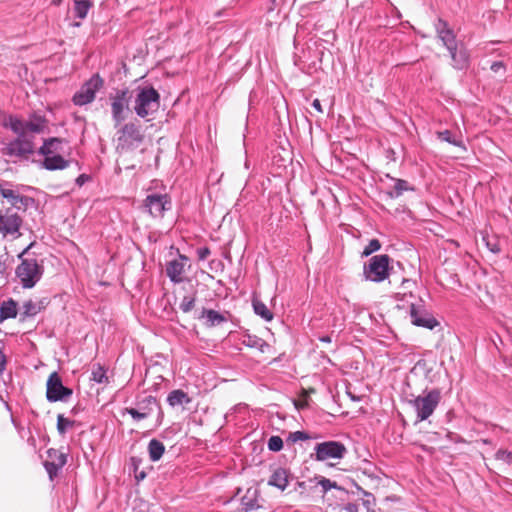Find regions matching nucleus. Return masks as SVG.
I'll return each mask as SVG.
<instances>
[{"label":"nucleus","instance_id":"nucleus-1","mask_svg":"<svg viewBox=\"0 0 512 512\" xmlns=\"http://www.w3.org/2000/svg\"><path fill=\"white\" fill-rule=\"evenodd\" d=\"M47 123L45 116L38 113L31 114L28 120L9 116L3 125L17 137L6 145L5 154L11 157H26L33 154L35 151L34 134L43 133Z\"/></svg>","mask_w":512,"mask_h":512},{"label":"nucleus","instance_id":"nucleus-2","mask_svg":"<svg viewBox=\"0 0 512 512\" xmlns=\"http://www.w3.org/2000/svg\"><path fill=\"white\" fill-rule=\"evenodd\" d=\"M32 243L27 246L19 255L20 264L15 269V274L22 288L31 289L41 280L44 267L36 258L24 257L32 247Z\"/></svg>","mask_w":512,"mask_h":512},{"label":"nucleus","instance_id":"nucleus-3","mask_svg":"<svg viewBox=\"0 0 512 512\" xmlns=\"http://www.w3.org/2000/svg\"><path fill=\"white\" fill-rule=\"evenodd\" d=\"M133 110L140 118H147L158 112L160 108L161 96L152 86H139L135 90Z\"/></svg>","mask_w":512,"mask_h":512},{"label":"nucleus","instance_id":"nucleus-4","mask_svg":"<svg viewBox=\"0 0 512 512\" xmlns=\"http://www.w3.org/2000/svg\"><path fill=\"white\" fill-rule=\"evenodd\" d=\"M441 401V391L438 388L425 389L420 395L410 401L416 412L418 421L427 420Z\"/></svg>","mask_w":512,"mask_h":512},{"label":"nucleus","instance_id":"nucleus-5","mask_svg":"<svg viewBox=\"0 0 512 512\" xmlns=\"http://www.w3.org/2000/svg\"><path fill=\"white\" fill-rule=\"evenodd\" d=\"M0 196L8 201L13 210L21 212H26L36 204L33 197L21 194L17 187L7 181L0 182Z\"/></svg>","mask_w":512,"mask_h":512},{"label":"nucleus","instance_id":"nucleus-6","mask_svg":"<svg viewBox=\"0 0 512 512\" xmlns=\"http://www.w3.org/2000/svg\"><path fill=\"white\" fill-rule=\"evenodd\" d=\"M390 257L387 254L375 255L364 265L363 274L366 280L382 282L389 277Z\"/></svg>","mask_w":512,"mask_h":512},{"label":"nucleus","instance_id":"nucleus-7","mask_svg":"<svg viewBox=\"0 0 512 512\" xmlns=\"http://www.w3.org/2000/svg\"><path fill=\"white\" fill-rule=\"evenodd\" d=\"M143 138L140 125L135 122L126 123L117 131V147L122 150L132 149L138 146Z\"/></svg>","mask_w":512,"mask_h":512},{"label":"nucleus","instance_id":"nucleus-8","mask_svg":"<svg viewBox=\"0 0 512 512\" xmlns=\"http://www.w3.org/2000/svg\"><path fill=\"white\" fill-rule=\"evenodd\" d=\"M104 81L99 74H94L73 96V103L83 106L94 101L96 93L103 87Z\"/></svg>","mask_w":512,"mask_h":512},{"label":"nucleus","instance_id":"nucleus-9","mask_svg":"<svg viewBox=\"0 0 512 512\" xmlns=\"http://www.w3.org/2000/svg\"><path fill=\"white\" fill-rule=\"evenodd\" d=\"M12 207H6L0 210V232L6 236L11 235L14 238L21 236L20 228L23 224L22 217Z\"/></svg>","mask_w":512,"mask_h":512},{"label":"nucleus","instance_id":"nucleus-10","mask_svg":"<svg viewBox=\"0 0 512 512\" xmlns=\"http://www.w3.org/2000/svg\"><path fill=\"white\" fill-rule=\"evenodd\" d=\"M72 394V389L63 385L62 379L57 372L50 374L46 383V398L49 402H65Z\"/></svg>","mask_w":512,"mask_h":512},{"label":"nucleus","instance_id":"nucleus-11","mask_svg":"<svg viewBox=\"0 0 512 512\" xmlns=\"http://www.w3.org/2000/svg\"><path fill=\"white\" fill-rule=\"evenodd\" d=\"M132 98L131 92L125 88L117 90L113 96H111V113L112 119L115 122V126L121 124L125 119V110L129 109V103Z\"/></svg>","mask_w":512,"mask_h":512},{"label":"nucleus","instance_id":"nucleus-12","mask_svg":"<svg viewBox=\"0 0 512 512\" xmlns=\"http://www.w3.org/2000/svg\"><path fill=\"white\" fill-rule=\"evenodd\" d=\"M314 451L316 460L325 461L328 459H342L345 456L347 449L341 442L325 441L316 444Z\"/></svg>","mask_w":512,"mask_h":512},{"label":"nucleus","instance_id":"nucleus-13","mask_svg":"<svg viewBox=\"0 0 512 512\" xmlns=\"http://www.w3.org/2000/svg\"><path fill=\"white\" fill-rule=\"evenodd\" d=\"M144 207L152 217L162 218L171 209V200L167 194H150L144 200Z\"/></svg>","mask_w":512,"mask_h":512},{"label":"nucleus","instance_id":"nucleus-14","mask_svg":"<svg viewBox=\"0 0 512 512\" xmlns=\"http://www.w3.org/2000/svg\"><path fill=\"white\" fill-rule=\"evenodd\" d=\"M67 462V453L63 450L50 448L47 451V459L44 462L45 469L53 479Z\"/></svg>","mask_w":512,"mask_h":512},{"label":"nucleus","instance_id":"nucleus-15","mask_svg":"<svg viewBox=\"0 0 512 512\" xmlns=\"http://www.w3.org/2000/svg\"><path fill=\"white\" fill-rule=\"evenodd\" d=\"M154 407L160 409L157 399L149 395L137 402V408H125V413L129 414L134 420L140 421L150 416Z\"/></svg>","mask_w":512,"mask_h":512},{"label":"nucleus","instance_id":"nucleus-16","mask_svg":"<svg viewBox=\"0 0 512 512\" xmlns=\"http://www.w3.org/2000/svg\"><path fill=\"white\" fill-rule=\"evenodd\" d=\"M410 318L412 324L415 326L424 327L430 330L434 329L438 325V321L434 317L414 303L410 305Z\"/></svg>","mask_w":512,"mask_h":512},{"label":"nucleus","instance_id":"nucleus-17","mask_svg":"<svg viewBox=\"0 0 512 512\" xmlns=\"http://www.w3.org/2000/svg\"><path fill=\"white\" fill-rule=\"evenodd\" d=\"M187 261L188 257L180 254L177 259L171 260L167 263L166 274L174 284L183 282V274L185 272V265Z\"/></svg>","mask_w":512,"mask_h":512},{"label":"nucleus","instance_id":"nucleus-18","mask_svg":"<svg viewBox=\"0 0 512 512\" xmlns=\"http://www.w3.org/2000/svg\"><path fill=\"white\" fill-rule=\"evenodd\" d=\"M435 29L438 38L442 41L447 50H452L457 47L456 36L445 20L439 18L435 23Z\"/></svg>","mask_w":512,"mask_h":512},{"label":"nucleus","instance_id":"nucleus-19","mask_svg":"<svg viewBox=\"0 0 512 512\" xmlns=\"http://www.w3.org/2000/svg\"><path fill=\"white\" fill-rule=\"evenodd\" d=\"M452 59V65L457 70H466L470 65V56L465 48L448 50Z\"/></svg>","mask_w":512,"mask_h":512},{"label":"nucleus","instance_id":"nucleus-20","mask_svg":"<svg viewBox=\"0 0 512 512\" xmlns=\"http://www.w3.org/2000/svg\"><path fill=\"white\" fill-rule=\"evenodd\" d=\"M44 159L42 161V167L49 171L54 170H63L67 167H69L70 161L65 160L62 156L59 154H48L43 155Z\"/></svg>","mask_w":512,"mask_h":512},{"label":"nucleus","instance_id":"nucleus-21","mask_svg":"<svg viewBox=\"0 0 512 512\" xmlns=\"http://www.w3.org/2000/svg\"><path fill=\"white\" fill-rule=\"evenodd\" d=\"M241 504L245 511L260 507L258 502V487L256 485L247 488L246 494L241 497Z\"/></svg>","mask_w":512,"mask_h":512},{"label":"nucleus","instance_id":"nucleus-22","mask_svg":"<svg viewBox=\"0 0 512 512\" xmlns=\"http://www.w3.org/2000/svg\"><path fill=\"white\" fill-rule=\"evenodd\" d=\"M64 140L52 137L49 139H45L43 142V145L39 148L38 154L40 155H54L58 154L60 151H62V145L64 144Z\"/></svg>","mask_w":512,"mask_h":512},{"label":"nucleus","instance_id":"nucleus-23","mask_svg":"<svg viewBox=\"0 0 512 512\" xmlns=\"http://www.w3.org/2000/svg\"><path fill=\"white\" fill-rule=\"evenodd\" d=\"M18 304L12 298L5 300L0 305V321L3 322L17 316Z\"/></svg>","mask_w":512,"mask_h":512},{"label":"nucleus","instance_id":"nucleus-24","mask_svg":"<svg viewBox=\"0 0 512 512\" xmlns=\"http://www.w3.org/2000/svg\"><path fill=\"white\" fill-rule=\"evenodd\" d=\"M201 318L206 319V325L208 327H214L227 322V317L213 309L203 308Z\"/></svg>","mask_w":512,"mask_h":512},{"label":"nucleus","instance_id":"nucleus-25","mask_svg":"<svg viewBox=\"0 0 512 512\" xmlns=\"http://www.w3.org/2000/svg\"><path fill=\"white\" fill-rule=\"evenodd\" d=\"M147 450L149 459L152 462H157L162 458L165 452V446L160 440L154 438L149 441Z\"/></svg>","mask_w":512,"mask_h":512},{"label":"nucleus","instance_id":"nucleus-26","mask_svg":"<svg viewBox=\"0 0 512 512\" xmlns=\"http://www.w3.org/2000/svg\"><path fill=\"white\" fill-rule=\"evenodd\" d=\"M167 402L170 406L175 407L183 404H189L191 399L186 392L181 389H176L168 394Z\"/></svg>","mask_w":512,"mask_h":512},{"label":"nucleus","instance_id":"nucleus-27","mask_svg":"<svg viewBox=\"0 0 512 512\" xmlns=\"http://www.w3.org/2000/svg\"><path fill=\"white\" fill-rule=\"evenodd\" d=\"M391 180L394 181V187L393 190L387 192V195L392 199L400 197L406 191L414 190L406 180L393 177H391Z\"/></svg>","mask_w":512,"mask_h":512},{"label":"nucleus","instance_id":"nucleus-28","mask_svg":"<svg viewBox=\"0 0 512 512\" xmlns=\"http://www.w3.org/2000/svg\"><path fill=\"white\" fill-rule=\"evenodd\" d=\"M252 306L254 313L265 321H271L274 317L273 313L268 309L265 303L257 298H253Z\"/></svg>","mask_w":512,"mask_h":512},{"label":"nucleus","instance_id":"nucleus-29","mask_svg":"<svg viewBox=\"0 0 512 512\" xmlns=\"http://www.w3.org/2000/svg\"><path fill=\"white\" fill-rule=\"evenodd\" d=\"M93 6L91 0H74V15L79 19H85Z\"/></svg>","mask_w":512,"mask_h":512},{"label":"nucleus","instance_id":"nucleus-30","mask_svg":"<svg viewBox=\"0 0 512 512\" xmlns=\"http://www.w3.org/2000/svg\"><path fill=\"white\" fill-rule=\"evenodd\" d=\"M243 344L250 348H256L261 352H264V349L268 347V344L262 339L254 335H247L243 339Z\"/></svg>","mask_w":512,"mask_h":512},{"label":"nucleus","instance_id":"nucleus-31","mask_svg":"<svg viewBox=\"0 0 512 512\" xmlns=\"http://www.w3.org/2000/svg\"><path fill=\"white\" fill-rule=\"evenodd\" d=\"M91 380L98 384H104L108 382L106 370L100 364L94 365L91 372Z\"/></svg>","mask_w":512,"mask_h":512},{"label":"nucleus","instance_id":"nucleus-32","mask_svg":"<svg viewBox=\"0 0 512 512\" xmlns=\"http://www.w3.org/2000/svg\"><path fill=\"white\" fill-rule=\"evenodd\" d=\"M436 134H437V138L441 141L448 142L457 147H464L462 140L459 138H456L452 134V132L449 130L438 131Z\"/></svg>","mask_w":512,"mask_h":512},{"label":"nucleus","instance_id":"nucleus-33","mask_svg":"<svg viewBox=\"0 0 512 512\" xmlns=\"http://www.w3.org/2000/svg\"><path fill=\"white\" fill-rule=\"evenodd\" d=\"M74 425H75V421L74 420L66 418L62 414H59L57 416V430H58L60 435H64Z\"/></svg>","mask_w":512,"mask_h":512},{"label":"nucleus","instance_id":"nucleus-34","mask_svg":"<svg viewBox=\"0 0 512 512\" xmlns=\"http://www.w3.org/2000/svg\"><path fill=\"white\" fill-rule=\"evenodd\" d=\"M39 313V308L36 307L35 301L28 300L22 305L21 315L23 318L34 317Z\"/></svg>","mask_w":512,"mask_h":512},{"label":"nucleus","instance_id":"nucleus-35","mask_svg":"<svg viewBox=\"0 0 512 512\" xmlns=\"http://www.w3.org/2000/svg\"><path fill=\"white\" fill-rule=\"evenodd\" d=\"M311 439V436L307 433V432H304V431H295V432H291L287 439H286V442L288 444H294V443H297L299 441H305V440H309Z\"/></svg>","mask_w":512,"mask_h":512},{"label":"nucleus","instance_id":"nucleus-36","mask_svg":"<svg viewBox=\"0 0 512 512\" xmlns=\"http://www.w3.org/2000/svg\"><path fill=\"white\" fill-rule=\"evenodd\" d=\"M364 497L360 499L361 505L366 509V512H374L375 498L372 494L362 491Z\"/></svg>","mask_w":512,"mask_h":512},{"label":"nucleus","instance_id":"nucleus-37","mask_svg":"<svg viewBox=\"0 0 512 512\" xmlns=\"http://www.w3.org/2000/svg\"><path fill=\"white\" fill-rule=\"evenodd\" d=\"M381 249V243L378 239H372L369 241L368 245L364 248L362 252L363 257H368L374 252H377Z\"/></svg>","mask_w":512,"mask_h":512},{"label":"nucleus","instance_id":"nucleus-38","mask_svg":"<svg viewBox=\"0 0 512 512\" xmlns=\"http://www.w3.org/2000/svg\"><path fill=\"white\" fill-rule=\"evenodd\" d=\"M268 449L273 452H278L283 448V440L280 436H271L267 442Z\"/></svg>","mask_w":512,"mask_h":512},{"label":"nucleus","instance_id":"nucleus-39","mask_svg":"<svg viewBox=\"0 0 512 512\" xmlns=\"http://www.w3.org/2000/svg\"><path fill=\"white\" fill-rule=\"evenodd\" d=\"M195 306V297L184 296L179 308L184 313H189Z\"/></svg>","mask_w":512,"mask_h":512},{"label":"nucleus","instance_id":"nucleus-40","mask_svg":"<svg viewBox=\"0 0 512 512\" xmlns=\"http://www.w3.org/2000/svg\"><path fill=\"white\" fill-rule=\"evenodd\" d=\"M495 459L506 464H512V452L500 449L496 452Z\"/></svg>","mask_w":512,"mask_h":512},{"label":"nucleus","instance_id":"nucleus-41","mask_svg":"<svg viewBox=\"0 0 512 512\" xmlns=\"http://www.w3.org/2000/svg\"><path fill=\"white\" fill-rule=\"evenodd\" d=\"M288 472L283 469V468H279L277 470L274 471V473L272 474L270 480H273V481H276V480H288Z\"/></svg>","mask_w":512,"mask_h":512},{"label":"nucleus","instance_id":"nucleus-42","mask_svg":"<svg viewBox=\"0 0 512 512\" xmlns=\"http://www.w3.org/2000/svg\"><path fill=\"white\" fill-rule=\"evenodd\" d=\"M198 260L204 261L211 254L210 249L207 246L200 247L196 251Z\"/></svg>","mask_w":512,"mask_h":512},{"label":"nucleus","instance_id":"nucleus-43","mask_svg":"<svg viewBox=\"0 0 512 512\" xmlns=\"http://www.w3.org/2000/svg\"><path fill=\"white\" fill-rule=\"evenodd\" d=\"M4 344L0 342V375L4 372L6 368V357L3 353Z\"/></svg>","mask_w":512,"mask_h":512},{"label":"nucleus","instance_id":"nucleus-44","mask_svg":"<svg viewBox=\"0 0 512 512\" xmlns=\"http://www.w3.org/2000/svg\"><path fill=\"white\" fill-rule=\"evenodd\" d=\"M6 261H7V255H1L0 256V278H4L6 273Z\"/></svg>","mask_w":512,"mask_h":512},{"label":"nucleus","instance_id":"nucleus-45","mask_svg":"<svg viewBox=\"0 0 512 512\" xmlns=\"http://www.w3.org/2000/svg\"><path fill=\"white\" fill-rule=\"evenodd\" d=\"M50 303L49 299L44 297V298H41L39 299L38 301L35 302V305L37 308H39V312L44 310L48 304Z\"/></svg>","mask_w":512,"mask_h":512},{"label":"nucleus","instance_id":"nucleus-46","mask_svg":"<svg viewBox=\"0 0 512 512\" xmlns=\"http://www.w3.org/2000/svg\"><path fill=\"white\" fill-rule=\"evenodd\" d=\"M490 69H491V71L497 73L500 70H504L505 65L502 61H495L491 64Z\"/></svg>","mask_w":512,"mask_h":512},{"label":"nucleus","instance_id":"nucleus-47","mask_svg":"<svg viewBox=\"0 0 512 512\" xmlns=\"http://www.w3.org/2000/svg\"><path fill=\"white\" fill-rule=\"evenodd\" d=\"M319 483L322 485L324 491H328L332 488H338L336 482L325 481V482H319Z\"/></svg>","mask_w":512,"mask_h":512},{"label":"nucleus","instance_id":"nucleus-48","mask_svg":"<svg viewBox=\"0 0 512 512\" xmlns=\"http://www.w3.org/2000/svg\"><path fill=\"white\" fill-rule=\"evenodd\" d=\"M270 485H273V486H276L278 487L279 489H281L282 491L286 489V487L288 486L289 482H276V481H273V482H268Z\"/></svg>","mask_w":512,"mask_h":512},{"label":"nucleus","instance_id":"nucleus-49","mask_svg":"<svg viewBox=\"0 0 512 512\" xmlns=\"http://www.w3.org/2000/svg\"><path fill=\"white\" fill-rule=\"evenodd\" d=\"M345 511L346 512H359L358 511V505L354 504V503H348L345 507H344Z\"/></svg>","mask_w":512,"mask_h":512},{"label":"nucleus","instance_id":"nucleus-50","mask_svg":"<svg viewBox=\"0 0 512 512\" xmlns=\"http://www.w3.org/2000/svg\"><path fill=\"white\" fill-rule=\"evenodd\" d=\"M89 179V176L86 175V174H81L77 177L76 179V183L79 185V186H82L87 180Z\"/></svg>","mask_w":512,"mask_h":512},{"label":"nucleus","instance_id":"nucleus-51","mask_svg":"<svg viewBox=\"0 0 512 512\" xmlns=\"http://www.w3.org/2000/svg\"><path fill=\"white\" fill-rule=\"evenodd\" d=\"M312 107L314 109H316L318 112L322 113L323 112V109H322V105H321V102L319 99H314L313 102H312Z\"/></svg>","mask_w":512,"mask_h":512},{"label":"nucleus","instance_id":"nucleus-52","mask_svg":"<svg viewBox=\"0 0 512 512\" xmlns=\"http://www.w3.org/2000/svg\"><path fill=\"white\" fill-rule=\"evenodd\" d=\"M487 246L490 249V251H492L493 253H498L500 251L499 247L496 244H490L488 242Z\"/></svg>","mask_w":512,"mask_h":512},{"label":"nucleus","instance_id":"nucleus-53","mask_svg":"<svg viewBox=\"0 0 512 512\" xmlns=\"http://www.w3.org/2000/svg\"><path fill=\"white\" fill-rule=\"evenodd\" d=\"M318 339L324 343H331V337L329 335L320 336Z\"/></svg>","mask_w":512,"mask_h":512},{"label":"nucleus","instance_id":"nucleus-54","mask_svg":"<svg viewBox=\"0 0 512 512\" xmlns=\"http://www.w3.org/2000/svg\"><path fill=\"white\" fill-rule=\"evenodd\" d=\"M354 504L358 505L359 512H366V509L361 505L359 501L355 502Z\"/></svg>","mask_w":512,"mask_h":512},{"label":"nucleus","instance_id":"nucleus-55","mask_svg":"<svg viewBox=\"0 0 512 512\" xmlns=\"http://www.w3.org/2000/svg\"><path fill=\"white\" fill-rule=\"evenodd\" d=\"M144 477H145V473L142 471V472H140L139 475L135 476V480H140V479H143Z\"/></svg>","mask_w":512,"mask_h":512},{"label":"nucleus","instance_id":"nucleus-56","mask_svg":"<svg viewBox=\"0 0 512 512\" xmlns=\"http://www.w3.org/2000/svg\"><path fill=\"white\" fill-rule=\"evenodd\" d=\"M314 480H322V481H325V480H328V479H327V478H325V477H323V476H319V477H318V476H316V477L314 478Z\"/></svg>","mask_w":512,"mask_h":512},{"label":"nucleus","instance_id":"nucleus-57","mask_svg":"<svg viewBox=\"0 0 512 512\" xmlns=\"http://www.w3.org/2000/svg\"><path fill=\"white\" fill-rule=\"evenodd\" d=\"M75 27H79L80 26V23H75L74 24Z\"/></svg>","mask_w":512,"mask_h":512}]
</instances>
